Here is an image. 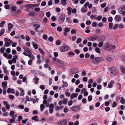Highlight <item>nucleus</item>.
I'll use <instances>...</instances> for the list:
<instances>
[{
  "label": "nucleus",
  "mask_w": 125,
  "mask_h": 125,
  "mask_svg": "<svg viewBox=\"0 0 125 125\" xmlns=\"http://www.w3.org/2000/svg\"><path fill=\"white\" fill-rule=\"evenodd\" d=\"M65 18V15L64 14L62 15L58 18V21L60 24L64 22Z\"/></svg>",
  "instance_id": "nucleus-4"
},
{
  "label": "nucleus",
  "mask_w": 125,
  "mask_h": 125,
  "mask_svg": "<svg viewBox=\"0 0 125 125\" xmlns=\"http://www.w3.org/2000/svg\"><path fill=\"white\" fill-rule=\"evenodd\" d=\"M69 47L66 45L64 44L63 46L61 47L60 48V51L62 52L67 51L69 49Z\"/></svg>",
  "instance_id": "nucleus-6"
},
{
  "label": "nucleus",
  "mask_w": 125,
  "mask_h": 125,
  "mask_svg": "<svg viewBox=\"0 0 125 125\" xmlns=\"http://www.w3.org/2000/svg\"><path fill=\"white\" fill-rule=\"evenodd\" d=\"M96 23L95 21L93 22L92 24V26L93 27H95L96 26Z\"/></svg>",
  "instance_id": "nucleus-59"
},
{
  "label": "nucleus",
  "mask_w": 125,
  "mask_h": 125,
  "mask_svg": "<svg viewBox=\"0 0 125 125\" xmlns=\"http://www.w3.org/2000/svg\"><path fill=\"white\" fill-rule=\"evenodd\" d=\"M117 104L116 103V102H113V103L112 106L114 108L115 107L117 106Z\"/></svg>",
  "instance_id": "nucleus-43"
},
{
  "label": "nucleus",
  "mask_w": 125,
  "mask_h": 125,
  "mask_svg": "<svg viewBox=\"0 0 125 125\" xmlns=\"http://www.w3.org/2000/svg\"><path fill=\"white\" fill-rule=\"evenodd\" d=\"M89 4V2H86L85 4L84 7L83 8H87V6Z\"/></svg>",
  "instance_id": "nucleus-42"
},
{
  "label": "nucleus",
  "mask_w": 125,
  "mask_h": 125,
  "mask_svg": "<svg viewBox=\"0 0 125 125\" xmlns=\"http://www.w3.org/2000/svg\"><path fill=\"white\" fill-rule=\"evenodd\" d=\"M64 31L65 32H67L70 31V29L68 28H65Z\"/></svg>",
  "instance_id": "nucleus-63"
},
{
  "label": "nucleus",
  "mask_w": 125,
  "mask_h": 125,
  "mask_svg": "<svg viewBox=\"0 0 125 125\" xmlns=\"http://www.w3.org/2000/svg\"><path fill=\"white\" fill-rule=\"evenodd\" d=\"M97 88L98 90H100L102 88V87L101 85L98 84L97 86Z\"/></svg>",
  "instance_id": "nucleus-57"
},
{
  "label": "nucleus",
  "mask_w": 125,
  "mask_h": 125,
  "mask_svg": "<svg viewBox=\"0 0 125 125\" xmlns=\"http://www.w3.org/2000/svg\"><path fill=\"white\" fill-rule=\"evenodd\" d=\"M52 61L55 63L59 65H60L62 64L61 63V60L55 58H52Z\"/></svg>",
  "instance_id": "nucleus-5"
},
{
  "label": "nucleus",
  "mask_w": 125,
  "mask_h": 125,
  "mask_svg": "<svg viewBox=\"0 0 125 125\" xmlns=\"http://www.w3.org/2000/svg\"><path fill=\"white\" fill-rule=\"evenodd\" d=\"M107 21V18L105 17H104L102 19V22H105Z\"/></svg>",
  "instance_id": "nucleus-55"
},
{
  "label": "nucleus",
  "mask_w": 125,
  "mask_h": 125,
  "mask_svg": "<svg viewBox=\"0 0 125 125\" xmlns=\"http://www.w3.org/2000/svg\"><path fill=\"white\" fill-rule=\"evenodd\" d=\"M66 21H65V22H68L69 23H71L72 22V20L69 17H66Z\"/></svg>",
  "instance_id": "nucleus-20"
},
{
  "label": "nucleus",
  "mask_w": 125,
  "mask_h": 125,
  "mask_svg": "<svg viewBox=\"0 0 125 125\" xmlns=\"http://www.w3.org/2000/svg\"><path fill=\"white\" fill-rule=\"evenodd\" d=\"M62 4L63 5L66 4V0H62L61 1Z\"/></svg>",
  "instance_id": "nucleus-33"
},
{
  "label": "nucleus",
  "mask_w": 125,
  "mask_h": 125,
  "mask_svg": "<svg viewBox=\"0 0 125 125\" xmlns=\"http://www.w3.org/2000/svg\"><path fill=\"white\" fill-rule=\"evenodd\" d=\"M45 105L44 104H42L40 105L41 110V111H43Z\"/></svg>",
  "instance_id": "nucleus-27"
},
{
  "label": "nucleus",
  "mask_w": 125,
  "mask_h": 125,
  "mask_svg": "<svg viewBox=\"0 0 125 125\" xmlns=\"http://www.w3.org/2000/svg\"><path fill=\"white\" fill-rule=\"evenodd\" d=\"M5 30L3 29H2L0 31V36L2 35L4 33Z\"/></svg>",
  "instance_id": "nucleus-26"
},
{
  "label": "nucleus",
  "mask_w": 125,
  "mask_h": 125,
  "mask_svg": "<svg viewBox=\"0 0 125 125\" xmlns=\"http://www.w3.org/2000/svg\"><path fill=\"white\" fill-rule=\"evenodd\" d=\"M68 100L66 98L64 99L63 100V103L64 104H66Z\"/></svg>",
  "instance_id": "nucleus-46"
},
{
  "label": "nucleus",
  "mask_w": 125,
  "mask_h": 125,
  "mask_svg": "<svg viewBox=\"0 0 125 125\" xmlns=\"http://www.w3.org/2000/svg\"><path fill=\"white\" fill-rule=\"evenodd\" d=\"M95 51L97 53H99L100 52V50L98 47H96L95 49Z\"/></svg>",
  "instance_id": "nucleus-28"
},
{
  "label": "nucleus",
  "mask_w": 125,
  "mask_h": 125,
  "mask_svg": "<svg viewBox=\"0 0 125 125\" xmlns=\"http://www.w3.org/2000/svg\"><path fill=\"white\" fill-rule=\"evenodd\" d=\"M32 44L34 48L36 49H37L38 48V46L36 44H35L34 42H32Z\"/></svg>",
  "instance_id": "nucleus-21"
},
{
  "label": "nucleus",
  "mask_w": 125,
  "mask_h": 125,
  "mask_svg": "<svg viewBox=\"0 0 125 125\" xmlns=\"http://www.w3.org/2000/svg\"><path fill=\"white\" fill-rule=\"evenodd\" d=\"M9 97L10 99L11 100L13 99L14 97V96L13 95H9Z\"/></svg>",
  "instance_id": "nucleus-62"
},
{
  "label": "nucleus",
  "mask_w": 125,
  "mask_h": 125,
  "mask_svg": "<svg viewBox=\"0 0 125 125\" xmlns=\"http://www.w3.org/2000/svg\"><path fill=\"white\" fill-rule=\"evenodd\" d=\"M99 39L101 41L103 42L105 40V37L104 35H102L99 38Z\"/></svg>",
  "instance_id": "nucleus-17"
},
{
  "label": "nucleus",
  "mask_w": 125,
  "mask_h": 125,
  "mask_svg": "<svg viewBox=\"0 0 125 125\" xmlns=\"http://www.w3.org/2000/svg\"><path fill=\"white\" fill-rule=\"evenodd\" d=\"M103 49L106 51H110L111 50L110 43L109 42H106L103 46Z\"/></svg>",
  "instance_id": "nucleus-3"
},
{
  "label": "nucleus",
  "mask_w": 125,
  "mask_h": 125,
  "mask_svg": "<svg viewBox=\"0 0 125 125\" xmlns=\"http://www.w3.org/2000/svg\"><path fill=\"white\" fill-rule=\"evenodd\" d=\"M37 15L36 13L35 12H34L32 11H29V13L27 14V16L28 17H29L30 16L32 17H34Z\"/></svg>",
  "instance_id": "nucleus-11"
},
{
  "label": "nucleus",
  "mask_w": 125,
  "mask_h": 125,
  "mask_svg": "<svg viewBox=\"0 0 125 125\" xmlns=\"http://www.w3.org/2000/svg\"><path fill=\"white\" fill-rule=\"evenodd\" d=\"M5 23V21H3L1 22L0 24V27H2L4 26V24Z\"/></svg>",
  "instance_id": "nucleus-32"
},
{
  "label": "nucleus",
  "mask_w": 125,
  "mask_h": 125,
  "mask_svg": "<svg viewBox=\"0 0 125 125\" xmlns=\"http://www.w3.org/2000/svg\"><path fill=\"white\" fill-rule=\"evenodd\" d=\"M67 120L64 119L60 121L58 123L59 125H66L67 124Z\"/></svg>",
  "instance_id": "nucleus-10"
},
{
  "label": "nucleus",
  "mask_w": 125,
  "mask_h": 125,
  "mask_svg": "<svg viewBox=\"0 0 125 125\" xmlns=\"http://www.w3.org/2000/svg\"><path fill=\"white\" fill-rule=\"evenodd\" d=\"M102 16H101L100 15L97 16L96 18V20L98 21H100L101 20L102 18Z\"/></svg>",
  "instance_id": "nucleus-37"
},
{
  "label": "nucleus",
  "mask_w": 125,
  "mask_h": 125,
  "mask_svg": "<svg viewBox=\"0 0 125 125\" xmlns=\"http://www.w3.org/2000/svg\"><path fill=\"white\" fill-rule=\"evenodd\" d=\"M71 33L72 34H75L76 33V31L75 29H73L71 30Z\"/></svg>",
  "instance_id": "nucleus-51"
},
{
  "label": "nucleus",
  "mask_w": 125,
  "mask_h": 125,
  "mask_svg": "<svg viewBox=\"0 0 125 125\" xmlns=\"http://www.w3.org/2000/svg\"><path fill=\"white\" fill-rule=\"evenodd\" d=\"M38 118V116L37 115H35L31 119L35 121H36V120Z\"/></svg>",
  "instance_id": "nucleus-34"
},
{
  "label": "nucleus",
  "mask_w": 125,
  "mask_h": 125,
  "mask_svg": "<svg viewBox=\"0 0 125 125\" xmlns=\"http://www.w3.org/2000/svg\"><path fill=\"white\" fill-rule=\"evenodd\" d=\"M56 44L58 45H60L61 44V42L59 40H57L56 42Z\"/></svg>",
  "instance_id": "nucleus-30"
},
{
  "label": "nucleus",
  "mask_w": 125,
  "mask_h": 125,
  "mask_svg": "<svg viewBox=\"0 0 125 125\" xmlns=\"http://www.w3.org/2000/svg\"><path fill=\"white\" fill-rule=\"evenodd\" d=\"M18 58V56L17 55L14 56L12 59V62L13 63H15L16 61V60Z\"/></svg>",
  "instance_id": "nucleus-19"
},
{
  "label": "nucleus",
  "mask_w": 125,
  "mask_h": 125,
  "mask_svg": "<svg viewBox=\"0 0 125 125\" xmlns=\"http://www.w3.org/2000/svg\"><path fill=\"white\" fill-rule=\"evenodd\" d=\"M109 71L113 75H116L118 73L117 69L114 67L111 68L110 69Z\"/></svg>",
  "instance_id": "nucleus-9"
},
{
  "label": "nucleus",
  "mask_w": 125,
  "mask_h": 125,
  "mask_svg": "<svg viewBox=\"0 0 125 125\" xmlns=\"http://www.w3.org/2000/svg\"><path fill=\"white\" fill-rule=\"evenodd\" d=\"M124 27V25L122 23L120 24L118 26V28H122Z\"/></svg>",
  "instance_id": "nucleus-56"
},
{
  "label": "nucleus",
  "mask_w": 125,
  "mask_h": 125,
  "mask_svg": "<svg viewBox=\"0 0 125 125\" xmlns=\"http://www.w3.org/2000/svg\"><path fill=\"white\" fill-rule=\"evenodd\" d=\"M8 29L9 30L12 28L13 25L11 23H9L8 25Z\"/></svg>",
  "instance_id": "nucleus-22"
},
{
  "label": "nucleus",
  "mask_w": 125,
  "mask_h": 125,
  "mask_svg": "<svg viewBox=\"0 0 125 125\" xmlns=\"http://www.w3.org/2000/svg\"><path fill=\"white\" fill-rule=\"evenodd\" d=\"M23 119L22 116L21 115H19L18 117V120L19 121H21Z\"/></svg>",
  "instance_id": "nucleus-41"
},
{
  "label": "nucleus",
  "mask_w": 125,
  "mask_h": 125,
  "mask_svg": "<svg viewBox=\"0 0 125 125\" xmlns=\"http://www.w3.org/2000/svg\"><path fill=\"white\" fill-rule=\"evenodd\" d=\"M113 18L112 17H110L108 19V20L110 22H111L113 21Z\"/></svg>",
  "instance_id": "nucleus-50"
},
{
  "label": "nucleus",
  "mask_w": 125,
  "mask_h": 125,
  "mask_svg": "<svg viewBox=\"0 0 125 125\" xmlns=\"http://www.w3.org/2000/svg\"><path fill=\"white\" fill-rule=\"evenodd\" d=\"M53 38L51 36L49 37L48 38V40L50 42H52L53 41Z\"/></svg>",
  "instance_id": "nucleus-36"
},
{
  "label": "nucleus",
  "mask_w": 125,
  "mask_h": 125,
  "mask_svg": "<svg viewBox=\"0 0 125 125\" xmlns=\"http://www.w3.org/2000/svg\"><path fill=\"white\" fill-rule=\"evenodd\" d=\"M73 104V101L72 100L69 101L68 103V104L69 106Z\"/></svg>",
  "instance_id": "nucleus-60"
},
{
  "label": "nucleus",
  "mask_w": 125,
  "mask_h": 125,
  "mask_svg": "<svg viewBox=\"0 0 125 125\" xmlns=\"http://www.w3.org/2000/svg\"><path fill=\"white\" fill-rule=\"evenodd\" d=\"M104 60V58L102 57H96L93 61V62L94 64H98Z\"/></svg>",
  "instance_id": "nucleus-2"
},
{
  "label": "nucleus",
  "mask_w": 125,
  "mask_h": 125,
  "mask_svg": "<svg viewBox=\"0 0 125 125\" xmlns=\"http://www.w3.org/2000/svg\"><path fill=\"white\" fill-rule=\"evenodd\" d=\"M118 10L120 14L125 15V8H119Z\"/></svg>",
  "instance_id": "nucleus-13"
},
{
  "label": "nucleus",
  "mask_w": 125,
  "mask_h": 125,
  "mask_svg": "<svg viewBox=\"0 0 125 125\" xmlns=\"http://www.w3.org/2000/svg\"><path fill=\"white\" fill-rule=\"evenodd\" d=\"M65 94L66 96L68 97H69L70 95V94L67 91H66L65 92Z\"/></svg>",
  "instance_id": "nucleus-61"
},
{
  "label": "nucleus",
  "mask_w": 125,
  "mask_h": 125,
  "mask_svg": "<svg viewBox=\"0 0 125 125\" xmlns=\"http://www.w3.org/2000/svg\"><path fill=\"white\" fill-rule=\"evenodd\" d=\"M51 15L50 13L49 12H48L46 13V15L48 18L50 17Z\"/></svg>",
  "instance_id": "nucleus-64"
},
{
  "label": "nucleus",
  "mask_w": 125,
  "mask_h": 125,
  "mask_svg": "<svg viewBox=\"0 0 125 125\" xmlns=\"http://www.w3.org/2000/svg\"><path fill=\"white\" fill-rule=\"evenodd\" d=\"M10 48H8L6 50V52L8 53H9L10 52Z\"/></svg>",
  "instance_id": "nucleus-53"
},
{
  "label": "nucleus",
  "mask_w": 125,
  "mask_h": 125,
  "mask_svg": "<svg viewBox=\"0 0 125 125\" xmlns=\"http://www.w3.org/2000/svg\"><path fill=\"white\" fill-rule=\"evenodd\" d=\"M10 45V44L9 42H6L5 43V46L6 47H8Z\"/></svg>",
  "instance_id": "nucleus-38"
},
{
  "label": "nucleus",
  "mask_w": 125,
  "mask_h": 125,
  "mask_svg": "<svg viewBox=\"0 0 125 125\" xmlns=\"http://www.w3.org/2000/svg\"><path fill=\"white\" fill-rule=\"evenodd\" d=\"M17 8H11V10L9 11V12H10L11 15L13 16H17L19 15L18 13L21 12V10H19L18 11L17 10Z\"/></svg>",
  "instance_id": "nucleus-1"
},
{
  "label": "nucleus",
  "mask_w": 125,
  "mask_h": 125,
  "mask_svg": "<svg viewBox=\"0 0 125 125\" xmlns=\"http://www.w3.org/2000/svg\"><path fill=\"white\" fill-rule=\"evenodd\" d=\"M17 107L20 108V109H23L24 108V105H20L19 106H18Z\"/></svg>",
  "instance_id": "nucleus-58"
},
{
  "label": "nucleus",
  "mask_w": 125,
  "mask_h": 125,
  "mask_svg": "<svg viewBox=\"0 0 125 125\" xmlns=\"http://www.w3.org/2000/svg\"><path fill=\"white\" fill-rule=\"evenodd\" d=\"M42 37L45 40H47L48 38L47 35L45 34H44L43 36Z\"/></svg>",
  "instance_id": "nucleus-48"
},
{
  "label": "nucleus",
  "mask_w": 125,
  "mask_h": 125,
  "mask_svg": "<svg viewBox=\"0 0 125 125\" xmlns=\"http://www.w3.org/2000/svg\"><path fill=\"white\" fill-rule=\"evenodd\" d=\"M57 30L58 31L61 32L62 31V28L60 26H58L57 29Z\"/></svg>",
  "instance_id": "nucleus-54"
},
{
  "label": "nucleus",
  "mask_w": 125,
  "mask_h": 125,
  "mask_svg": "<svg viewBox=\"0 0 125 125\" xmlns=\"http://www.w3.org/2000/svg\"><path fill=\"white\" fill-rule=\"evenodd\" d=\"M24 94V90H22L20 94V96H23Z\"/></svg>",
  "instance_id": "nucleus-44"
},
{
  "label": "nucleus",
  "mask_w": 125,
  "mask_h": 125,
  "mask_svg": "<svg viewBox=\"0 0 125 125\" xmlns=\"http://www.w3.org/2000/svg\"><path fill=\"white\" fill-rule=\"evenodd\" d=\"M35 78H34L33 79L35 81V83L37 84L39 83L38 81L39 80V78H37V76L36 75L35 76Z\"/></svg>",
  "instance_id": "nucleus-16"
},
{
  "label": "nucleus",
  "mask_w": 125,
  "mask_h": 125,
  "mask_svg": "<svg viewBox=\"0 0 125 125\" xmlns=\"http://www.w3.org/2000/svg\"><path fill=\"white\" fill-rule=\"evenodd\" d=\"M115 19L116 21H120L121 19L120 16L117 15L115 16Z\"/></svg>",
  "instance_id": "nucleus-15"
},
{
  "label": "nucleus",
  "mask_w": 125,
  "mask_h": 125,
  "mask_svg": "<svg viewBox=\"0 0 125 125\" xmlns=\"http://www.w3.org/2000/svg\"><path fill=\"white\" fill-rule=\"evenodd\" d=\"M107 60L108 62H110L112 60V57L110 56H108L107 58Z\"/></svg>",
  "instance_id": "nucleus-25"
},
{
  "label": "nucleus",
  "mask_w": 125,
  "mask_h": 125,
  "mask_svg": "<svg viewBox=\"0 0 125 125\" xmlns=\"http://www.w3.org/2000/svg\"><path fill=\"white\" fill-rule=\"evenodd\" d=\"M87 8H81L82 12L83 13L87 11Z\"/></svg>",
  "instance_id": "nucleus-45"
},
{
  "label": "nucleus",
  "mask_w": 125,
  "mask_h": 125,
  "mask_svg": "<svg viewBox=\"0 0 125 125\" xmlns=\"http://www.w3.org/2000/svg\"><path fill=\"white\" fill-rule=\"evenodd\" d=\"M120 102L123 104H124L125 103V100L124 98L123 97H122L121 98Z\"/></svg>",
  "instance_id": "nucleus-23"
},
{
  "label": "nucleus",
  "mask_w": 125,
  "mask_h": 125,
  "mask_svg": "<svg viewBox=\"0 0 125 125\" xmlns=\"http://www.w3.org/2000/svg\"><path fill=\"white\" fill-rule=\"evenodd\" d=\"M7 82L6 81L3 82L2 83V87L4 88H5L7 87Z\"/></svg>",
  "instance_id": "nucleus-18"
},
{
  "label": "nucleus",
  "mask_w": 125,
  "mask_h": 125,
  "mask_svg": "<svg viewBox=\"0 0 125 125\" xmlns=\"http://www.w3.org/2000/svg\"><path fill=\"white\" fill-rule=\"evenodd\" d=\"M121 60L124 63H125V56L123 55L122 58L121 59Z\"/></svg>",
  "instance_id": "nucleus-47"
},
{
  "label": "nucleus",
  "mask_w": 125,
  "mask_h": 125,
  "mask_svg": "<svg viewBox=\"0 0 125 125\" xmlns=\"http://www.w3.org/2000/svg\"><path fill=\"white\" fill-rule=\"evenodd\" d=\"M68 55L69 56H71V55H75V54L73 52H69L68 54Z\"/></svg>",
  "instance_id": "nucleus-49"
},
{
  "label": "nucleus",
  "mask_w": 125,
  "mask_h": 125,
  "mask_svg": "<svg viewBox=\"0 0 125 125\" xmlns=\"http://www.w3.org/2000/svg\"><path fill=\"white\" fill-rule=\"evenodd\" d=\"M92 99V96L91 95H89L88 97V99L89 101H91Z\"/></svg>",
  "instance_id": "nucleus-52"
},
{
  "label": "nucleus",
  "mask_w": 125,
  "mask_h": 125,
  "mask_svg": "<svg viewBox=\"0 0 125 125\" xmlns=\"http://www.w3.org/2000/svg\"><path fill=\"white\" fill-rule=\"evenodd\" d=\"M39 3L28 4L24 5L23 7H26L27 8H32L35 7H37L39 6Z\"/></svg>",
  "instance_id": "nucleus-7"
},
{
  "label": "nucleus",
  "mask_w": 125,
  "mask_h": 125,
  "mask_svg": "<svg viewBox=\"0 0 125 125\" xmlns=\"http://www.w3.org/2000/svg\"><path fill=\"white\" fill-rule=\"evenodd\" d=\"M82 41V39L81 38H78L77 40V42L78 43H80Z\"/></svg>",
  "instance_id": "nucleus-39"
},
{
  "label": "nucleus",
  "mask_w": 125,
  "mask_h": 125,
  "mask_svg": "<svg viewBox=\"0 0 125 125\" xmlns=\"http://www.w3.org/2000/svg\"><path fill=\"white\" fill-rule=\"evenodd\" d=\"M98 37L99 36L98 35H96V34H94L92 36V37H91L90 39H89L88 40H90L94 41L98 39Z\"/></svg>",
  "instance_id": "nucleus-12"
},
{
  "label": "nucleus",
  "mask_w": 125,
  "mask_h": 125,
  "mask_svg": "<svg viewBox=\"0 0 125 125\" xmlns=\"http://www.w3.org/2000/svg\"><path fill=\"white\" fill-rule=\"evenodd\" d=\"M113 25V24L112 23L110 22L109 23V28L111 29H112Z\"/></svg>",
  "instance_id": "nucleus-40"
},
{
  "label": "nucleus",
  "mask_w": 125,
  "mask_h": 125,
  "mask_svg": "<svg viewBox=\"0 0 125 125\" xmlns=\"http://www.w3.org/2000/svg\"><path fill=\"white\" fill-rule=\"evenodd\" d=\"M72 8H67V10L68 11L67 13L69 15H70L71 13V10Z\"/></svg>",
  "instance_id": "nucleus-31"
},
{
  "label": "nucleus",
  "mask_w": 125,
  "mask_h": 125,
  "mask_svg": "<svg viewBox=\"0 0 125 125\" xmlns=\"http://www.w3.org/2000/svg\"><path fill=\"white\" fill-rule=\"evenodd\" d=\"M39 51L42 54V55H44L45 54L44 51L41 48H39Z\"/></svg>",
  "instance_id": "nucleus-29"
},
{
  "label": "nucleus",
  "mask_w": 125,
  "mask_h": 125,
  "mask_svg": "<svg viewBox=\"0 0 125 125\" xmlns=\"http://www.w3.org/2000/svg\"><path fill=\"white\" fill-rule=\"evenodd\" d=\"M5 48L4 46H3L0 49V52L1 53H4V51L5 49Z\"/></svg>",
  "instance_id": "nucleus-24"
},
{
  "label": "nucleus",
  "mask_w": 125,
  "mask_h": 125,
  "mask_svg": "<svg viewBox=\"0 0 125 125\" xmlns=\"http://www.w3.org/2000/svg\"><path fill=\"white\" fill-rule=\"evenodd\" d=\"M80 109V107L78 105L74 106L71 108V110L75 112L78 111Z\"/></svg>",
  "instance_id": "nucleus-8"
},
{
  "label": "nucleus",
  "mask_w": 125,
  "mask_h": 125,
  "mask_svg": "<svg viewBox=\"0 0 125 125\" xmlns=\"http://www.w3.org/2000/svg\"><path fill=\"white\" fill-rule=\"evenodd\" d=\"M120 68L122 73L124 74H125V69L124 67L122 65L120 66Z\"/></svg>",
  "instance_id": "nucleus-14"
},
{
  "label": "nucleus",
  "mask_w": 125,
  "mask_h": 125,
  "mask_svg": "<svg viewBox=\"0 0 125 125\" xmlns=\"http://www.w3.org/2000/svg\"><path fill=\"white\" fill-rule=\"evenodd\" d=\"M103 44V41H101L98 44V45L99 47H102Z\"/></svg>",
  "instance_id": "nucleus-35"
}]
</instances>
